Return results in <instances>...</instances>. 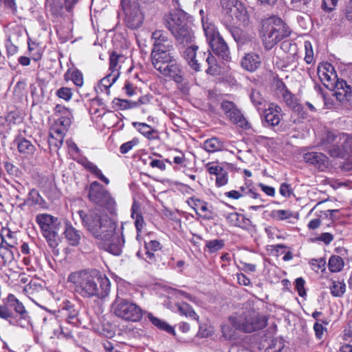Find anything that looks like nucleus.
Returning a JSON list of instances; mask_svg holds the SVG:
<instances>
[{"instance_id": "obj_6", "label": "nucleus", "mask_w": 352, "mask_h": 352, "mask_svg": "<svg viewBox=\"0 0 352 352\" xmlns=\"http://www.w3.org/2000/svg\"><path fill=\"white\" fill-rule=\"evenodd\" d=\"M221 23L246 25L249 21L248 11L244 4L239 0H221Z\"/></svg>"}, {"instance_id": "obj_13", "label": "nucleus", "mask_w": 352, "mask_h": 352, "mask_svg": "<svg viewBox=\"0 0 352 352\" xmlns=\"http://www.w3.org/2000/svg\"><path fill=\"white\" fill-rule=\"evenodd\" d=\"M198 49L197 45H192L184 52V58L188 65L196 72L201 71V66L206 58V52L198 51Z\"/></svg>"}, {"instance_id": "obj_20", "label": "nucleus", "mask_w": 352, "mask_h": 352, "mask_svg": "<svg viewBox=\"0 0 352 352\" xmlns=\"http://www.w3.org/2000/svg\"><path fill=\"white\" fill-rule=\"evenodd\" d=\"M306 163L314 165L321 171L327 169L330 165L329 158L322 153L308 152L303 155Z\"/></svg>"}, {"instance_id": "obj_42", "label": "nucleus", "mask_w": 352, "mask_h": 352, "mask_svg": "<svg viewBox=\"0 0 352 352\" xmlns=\"http://www.w3.org/2000/svg\"><path fill=\"white\" fill-rule=\"evenodd\" d=\"M344 263L340 256L338 255H333L330 257L328 263L329 269L331 272H339L343 267Z\"/></svg>"}, {"instance_id": "obj_4", "label": "nucleus", "mask_w": 352, "mask_h": 352, "mask_svg": "<svg viewBox=\"0 0 352 352\" xmlns=\"http://www.w3.org/2000/svg\"><path fill=\"white\" fill-rule=\"evenodd\" d=\"M0 318L8 321L11 325L22 328L27 327L30 320L23 304L12 294H8L0 305Z\"/></svg>"}, {"instance_id": "obj_34", "label": "nucleus", "mask_w": 352, "mask_h": 352, "mask_svg": "<svg viewBox=\"0 0 352 352\" xmlns=\"http://www.w3.org/2000/svg\"><path fill=\"white\" fill-rule=\"evenodd\" d=\"M204 62L208 65V68L206 69L207 74L217 76L220 74V67L217 64V59L210 52H206Z\"/></svg>"}, {"instance_id": "obj_26", "label": "nucleus", "mask_w": 352, "mask_h": 352, "mask_svg": "<svg viewBox=\"0 0 352 352\" xmlns=\"http://www.w3.org/2000/svg\"><path fill=\"white\" fill-rule=\"evenodd\" d=\"M226 219L231 226L239 227L243 230H249L252 226V221L250 219L238 212L229 213Z\"/></svg>"}, {"instance_id": "obj_10", "label": "nucleus", "mask_w": 352, "mask_h": 352, "mask_svg": "<svg viewBox=\"0 0 352 352\" xmlns=\"http://www.w3.org/2000/svg\"><path fill=\"white\" fill-rule=\"evenodd\" d=\"M36 222L49 245L52 248H56L58 245V232L60 226L58 219L48 214H39L36 217Z\"/></svg>"}, {"instance_id": "obj_59", "label": "nucleus", "mask_w": 352, "mask_h": 352, "mask_svg": "<svg viewBox=\"0 0 352 352\" xmlns=\"http://www.w3.org/2000/svg\"><path fill=\"white\" fill-rule=\"evenodd\" d=\"M205 202L206 201L195 197H190L187 201L188 204L195 210L197 214H199L197 210H200L201 206H202L201 204H204Z\"/></svg>"}, {"instance_id": "obj_45", "label": "nucleus", "mask_w": 352, "mask_h": 352, "mask_svg": "<svg viewBox=\"0 0 352 352\" xmlns=\"http://www.w3.org/2000/svg\"><path fill=\"white\" fill-rule=\"evenodd\" d=\"M65 135L62 134H58L54 131H50V138L48 140L49 146L51 148L52 146L58 149L63 145Z\"/></svg>"}, {"instance_id": "obj_58", "label": "nucleus", "mask_w": 352, "mask_h": 352, "mask_svg": "<svg viewBox=\"0 0 352 352\" xmlns=\"http://www.w3.org/2000/svg\"><path fill=\"white\" fill-rule=\"evenodd\" d=\"M228 182V172L224 169L216 177V185L219 187H221L227 184Z\"/></svg>"}, {"instance_id": "obj_46", "label": "nucleus", "mask_w": 352, "mask_h": 352, "mask_svg": "<svg viewBox=\"0 0 352 352\" xmlns=\"http://www.w3.org/2000/svg\"><path fill=\"white\" fill-rule=\"evenodd\" d=\"M271 217L276 221H284L292 217L293 213L289 210H274L272 211Z\"/></svg>"}, {"instance_id": "obj_57", "label": "nucleus", "mask_w": 352, "mask_h": 352, "mask_svg": "<svg viewBox=\"0 0 352 352\" xmlns=\"http://www.w3.org/2000/svg\"><path fill=\"white\" fill-rule=\"evenodd\" d=\"M279 192L285 197H289L294 195V191L291 185L287 183H283L280 184Z\"/></svg>"}, {"instance_id": "obj_19", "label": "nucleus", "mask_w": 352, "mask_h": 352, "mask_svg": "<svg viewBox=\"0 0 352 352\" xmlns=\"http://www.w3.org/2000/svg\"><path fill=\"white\" fill-rule=\"evenodd\" d=\"M153 49L157 50H173L172 40L164 30H157L152 34Z\"/></svg>"}, {"instance_id": "obj_8", "label": "nucleus", "mask_w": 352, "mask_h": 352, "mask_svg": "<svg viewBox=\"0 0 352 352\" xmlns=\"http://www.w3.org/2000/svg\"><path fill=\"white\" fill-rule=\"evenodd\" d=\"M112 312L118 318L129 322H139L144 311L135 302L117 297L111 306Z\"/></svg>"}, {"instance_id": "obj_38", "label": "nucleus", "mask_w": 352, "mask_h": 352, "mask_svg": "<svg viewBox=\"0 0 352 352\" xmlns=\"http://www.w3.org/2000/svg\"><path fill=\"white\" fill-rule=\"evenodd\" d=\"M203 147L207 152L214 153L223 150L224 144L217 138H212L204 142Z\"/></svg>"}, {"instance_id": "obj_15", "label": "nucleus", "mask_w": 352, "mask_h": 352, "mask_svg": "<svg viewBox=\"0 0 352 352\" xmlns=\"http://www.w3.org/2000/svg\"><path fill=\"white\" fill-rule=\"evenodd\" d=\"M340 139L339 144L329 151V155L341 158L352 157V137L342 133Z\"/></svg>"}, {"instance_id": "obj_28", "label": "nucleus", "mask_w": 352, "mask_h": 352, "mask_svg": "<svg viewBox=\"0 0 352 352\" xmlns=\"http://www.w3.org/2000/svg\"><path fill=\"white\" fill-rule=\"evenodd\" d=\"M0 241L2 245V248L7 249L8 248H14L17 244V239L16 237V233L11 231L9 228H3L0 233Z\"/></svg>"}, {"instance_id": "obj_14", "label": "nucleus", "mask_w": 352, "mask_h": 352, "mask_svg": "<svg viewBox=\"0 0 352 352\" xmlns=\"http://www.w3.org/2000/svg\"><path fill=\"white\" fill-rule=\"evenodd\" d=\"M189 22L188 15L182 10H172L164 16V25L170 32Z\"/></svg>"}, {"instance_id": "obj_25", "label": "nucleus", "mask_w": 352, "mask_h": 352, "mask_svg": "<svg viewBox=\"0 0 352 352\" xmlns=\"http://www.w3.org/2000/svg\"><path fill=\"white\" fill-rule=\"evenodd\" d=\"M119 76L120 72H110L99 81L98 85L95 87L96 91L98 94H104L109 96L110 95V87L115 83Z\"/></svg>"}, {"instance_id": "obj_48", "label": "nucleus", "mask_w": 352, "mask_h": 352, "mask_svg": "<svg viewBox=\"0 0 352 352\" xmlns=\"http://www.w3.org/2000/svg\"><path fill=\"white\" fill-rule=\"evenodd\" d=\"M225 243L223 240L222 239H214L208 241L206 242V248L208 249L210 253H214L221 249H222L224 246Z\"/></svg>"}, {"instance_id": "obj_54", "label": "nucleus", "mask_w": 352, "mask_h": 352, "mask_svg": "<svg viewBox=\"0 0 352 352\" xmlns=\"http://www.w3.org/2000/svg\"><path fill=\"white\" fill-rule=\"evenodd\" d=\"M305 60L307 64H311L314 60V52L311 44L309 41L305 42Z\"/></svg>"}, {"instance_id": "obj_62", "label": "nucleus", "mask_w": 352, "mask_h": 352, "mask_svg": "<svg viewBox=\"0 0 352 352\" xmlns=\"http://www.w3.org/2000/svg\"><path fill=\"white\" fill-rule=\"evenodd\" d=\"M4 167L7 173L13 176H18L19 173V169L18 167L14 166L13 164L6 162L4 163Z\"/></svg>"}, {"instance_id": "obj_12", "label": "nucleus", "mask_w": 352, "mask_h": 352, "mask_svg": "<svg viewBox=\"0 0 352 352\" xmlns=\"http://www.w3.org/2000/svg\"><path fill=\"white\" fill-rule=\"evenodd\" d=\"M221 107L226 116L229 118L230 121L233 123L244 129H249L251 127L250 122L243 116L234 102L224 100L221 102Z\"/></svg>"}, {"instance_id": "obj_2", "label": "nucleus", "mask_w": 352, "mask_h": 352, "mask_svg": "<svg viewBox=\"0 0 352 352\" xmlns=\"http://www.w3.org/2000/svg\"><path fill=\"white\" fill-rule=\"evenodd\" d=\"M82 226L96 239L109 241L116 229V223L100 208H93L78 212Z\"/></svg>"}, {"instance_id": "obj_56", "label": "nucleus", "mask_w": 352, "mask_h": 352, "mask_svg": "<svg viewBox=\"0 0 352 352\" xmlns=\"http://www.w3.org/2000/svg\"><path fill=\"white\" fill-rule=\"evenodd\" d=\"M305 280L301 277L296 278L295 280V288L298 292V295L301 297H303L304 296L306 295V291L305 289Z\"/></svg>"}, {"instance_id": "obj_39", "label": "nucleus", "mask_w": 352, "mask_h": 352, "mask_svg": "<svg viewBox=\"0 0 352 352\" xmlns=\"http://www.w3.org/2000/svg\"><path fill=\"white\" fill-rule=\"evenodd\" d=\"M84 167L105 184L108 185L109 184V179L102 174L101 170L99 169L93 162L89 161L85 162L84 164Z\"/></svg>"}, {"instance_id": "obj_63", "label": "nucleus", "mask_w": 352, "mask_h": 352, "mask_svg": "<svg viewBox=\"0 0 352 352\" xmlns=\"http://www.w3.org/2000/svg\"><path fill=\"white\" fill-rule=\"evenodd\" d=\"M144 246L146 250H151L153 252H156L162 248L160 243L156 240H151L148 243H145Z\"/></svg>"}, {"instance_id": "obj_44", "label": "nucleus", "mask_w": 352, "mask_h": 352, "mask_svg": "<svg viewBox=\"0 0 352 352\" xmlns=\"http://www.w3.org/2000/svg\"><path fill=\"white\" fill-rule=\"evenodd\" d=\"M331 294L334 297H342L346 291V285L344 282L332 281L329 287Z\"/></svg>"}, {"instance_id": "obj_3", "label": "nucleus", "mask_w": 352, "mask_h": 352, "mask_svg": "<svg viewBox=\"0 0 352 352\" xmlns=\"http://www.w3.org/2000/svg\"><path fill=\"white\" fill-rule=\"evenodd\" d=\"M289 28L279 17L272 16L262 20L260 37L265 50L272 49L278 43L290 34Z\"/></svg>"}, {"instance_id": "obj_36", "label": "nucleus", "mask_w": 352, "mask_h": 352, "mask_svg": "<svg viewBox=\"0 0 352 352\" xmlns=\"http://www.w3.org/2000/svg\"><path fill=\"white\" fill-rule=\"evenodd\" d=\"M19 152L25 155H32L36 151V147L30 141L24 138H19L16 140Z\"/></svg>"}, {"instance_id": "obj_9", "label": "nucleus", "mask_w": 352, "mask_h": 352, "mask_svg": "<svg viewBox=\"0 0 352 352\" xmlns=\"http://www.w3.org/2000/svg\"><path fill=\"white\" fill-rule=\"evenodd\" d=\"M89 200L93 204L105 208L111 214L116 211V202L110 192L98 182L94 181L87 187Z\"/></svg>"}, {"instance_id": "obj_52", "label": "nucleus", "mask_w": 352, "mask_h": 352, "mask_svg": "<svg viewBox=\"0 0 352 352\" xmlns=\"http://www.w3.org/2000/svg\"><path fill=\"white\" fill-rule=\"evenodd\" d=\"M42 199L41 197L38 192L35 189H32L28 193V198L27 200H25L20 206H23L25 205L28 201H31L32 204H39L41 203V200Z\"/></svg>"}, {"instance_id": "obj_60", "label": "nucleus", "mask_w": 352, "mask_h": 352, "mask_svg": "<svg viewBox=\"0 0 352 352\" xmlns=\"http://www.w3.org/2000/svg\"><path fill=\"white\" fill-rule=\"evenodd\" d=\"M148 160L149 162V166L152 168H158L160 170H164L166 169V164L165 162L163 160H157V159H153L152 157H149Z\"/></svg>"}, {"instance_id": "obj_17", "label": "nucleus", "mask_w": 352, "mask_h": 352, "mask_svg": "<svg viewBox=\"0 0 352 352\" xmlns=\"http://www.w3.org/2000/svg\"><path fill=\"white\" fill-rule=\"evenodd\" d=\"M342 133L337 131L325 129L321 135L318 145L329 154V151L339 144Z\"/></svg>"}, {"instance_id": "obj_61", "label": "nucleus", "mask_w": 352, "mask_h": 352, "mask_svg": "<svg viewBox=\"0 0 352 352\" xmlns=\"http://www.w3.org/2000/svg\"><path fill=\"white\" fill-rule=\"evenodd\" d=\"M138 144V140L133 139L131 141H129L122 144L120 147V151L122 154H125L131 151L133 147Z\"/></svg>"}, {"instance_id": "obj_27", "label": "nucleus", "mask_w": 352, "mask_h": 352, "mask_svg": "<svg viewBox=\"0 0 352 352\" xmlns=\"http://www.w3.org/2000/svg\"><path fill=\"white\" fill-rule=\"evenodd\" d=\"M261 63V58L258 54L248 53L241 59V65L245 70L253 72L260 67Z\"/></svg>"}, {"instance_id": "obj_11", "label": "nucleus", "mask_w": 352, "mask_h": 352, "mask_svg": "<svg viewBox=\"0 0 352 352\" xmlns=\"http://www.w3.org/2000/svg\"><path fill=\"white\" fill-rule=\"evenodd\" d=\"M121 5L124 13V23L131 30H137L142 27L144 22V14L140 6L135 0H121Z\"/></svg>"}, {"instance_id": "obj_50", "label": "nucleus", "mask_w": 352, "mask_h": 352, "mask_svg": "<svg viewBox=\"0 0 352 352\" xmlns=\"http://www.w3.org/2000/svg\"><path fill=\"white\" fill-rule=\"evenodd\" d=\"M122 55L118 54L116 52H113L111 54L109 57V70L111 73H113L114 72H120L119 68H118L119 59L122 58Z\"/></svg>"}, {"instance_id": "obj_29", "label": "nucleus", "mask_w": 352, "mask_h": 352, "mask_svg": "<svg viewBox=\"0 0 352 352\" xmlns=\"http://www.w3.org/2000/svg\"><path fill=\"white\" fill-rule=\"evenodd\" d=\"M71 123L70 115L61 116L54 122L51 130L55 131V133H57L58 134L59 133L65 135Z\"/></svg>"}, {"instance_id": "obj_37", "label": "nucleus", "mask_w": 352, "mask_h": 352, "mask_svg": "<svg viewBox=\"0 0 352 352\" xmlns=\"http://www.w3.org/2000/svg\"><path fill=\"white\" fill-rule=\"evenodd\" d=\"M238 191L241 194V197L248 196L256 200L257 204L264 202V199L261 197V195L258 193L254 187H250L247 185H243L238 189Z\"/></svg>"}, {"instance_id": "obj_23", "label": "nucleus", "mask_w": 352, "mask_h": 352, "mask_svg": "<svg viewBox=\"0 0 352 352\" xmlns=\"http://www.w3.org/2000/svg\"><path fill=\"white\" fill-rule=\"evenodd\" d=\"M60 307V312L68 323L74 326L80 324V322L78 318L79 310L77 307L69 300L63 301Z\"/></svg>"}, {"instance_id": "obj_49", "label": "nucleus", "mask_w": 352, "mask_h": 352, "mask_svg": "<svg viewBox=\"0 0 352 352\" xmlns=\"http://www.w3.org/2000/svg\"><path fill=\"white\" fill-rule=\"evenodd\" d=\"M281 50L289 54L293 58L297 54V46L295 43H292L290 41H285L281 43L280 45Z\"/></svg>"}, {"instance_id": "obj_55", "label": "nucleus", "mask_w": 352, "mask_h": 352, "mask_svg": "<svg viewBox=\"0 0 352 352\" xmlns=\"http://www.w3.org/2000/svg\"><path fill=\"white\" fill-rule=\"evenodd\" d=\"M72 80L78 87H81L83 85V76L81 72L75 69L71 74Z\"/></svg>"}, {"instance_id": "obj_51", "label": "nucleus", "mask_w": 352, "mask_h": 352, "mask_svg": "<svg viewBox=\"0 0 352 352\" xmlns=\"http://www.w3.org/2000/svg\"><path fill=\"white\" fill-rule=\"evenodd\" d=\"M284 349V343L282 340L276 338L272 340L270 346L265 349V352H281Z\"/></svg>"}, {"instance_id": "obj_64", "label": "nucleus", "mask_w": 352, "mask_h": 352, "mask_svg": "<svg viewBox=\"0 0 352 352\" xmlns=\"http://www.w3.org/2000/svg\"><path fill=\"white\" fill-rule=\"evenodd\" d=\"M200 210L204 213L202 216L203 219L207 220H211L213 219L212 212L208 208V204L207 202L204 204H201Z\"/></svg>"}, {"instance_id": "obj_47", "label": "nucleus", "mask_w": 352, "mask_h": 352, "mask_svg": "<svg viewBox=\"0 0 352 352\" xmlns=\"http://www.w3.org/2000/svg\"><path fill=\"white\" fill-rule=\"evenodd\" d=\"M179 313L190 318L198 320V316L188 303H182L178 308Z\"/></svg>"}, {"instance_id": "obj_53", "label": "nucleus", "mask_w": 352, "mask_h": 352, "mask_svg": "<svg viewBox=\"0 0 352 352\" xmlns=\"http://www.w3.org/2000/svg\"><path fill=\"white\" fill-rule=\"evenodd\" d=\"M56 96L66 101H69L72 97V89L68 87H61L56 91Z\"/></svg>"}, {"instance_id": "obj_22", "label": "nucleus", "mask_w": 352, "mask_h": 352, "mask_svg": "<svg viewBox=\"0 0 352 352\" xmlns=\"http://www.w3.org/2000/svg\"><path fill=\"white\" fill-rule=\"evenodd\" d=\"M173 50H152L151 51V61L152 65L156 70L160 69L165 65L170 63L174 59L173 54Z\"/></svg>"}, {"instance_id": "obj_7", "label": "nucleus", "mask_w": 352, "mask_h": 352, "mask_svg": "<svg viewBox=\"0 0 352 352\" xmlns=\"http://www.w3.org/2000/svg\"><path fill=\"white\" fill-rule=\"evenodd\" d=\"M205 36L214 54L224 60L231 59L229 47L220 35L215 25L208 21H202Z\"/></svg>"}, {"instance_id": "obj_31", "label": "nucleus", "mask_w": 352, "mask_h": 352, "mask_svg": "<svg viewBox=\"0 0 352 352\" xmlns=\"http://www.w3.org/2000/svg\"><path fill=\"white\" fill-rule=\"evenodd\" d=\"M140 209L139 205L134 201L131 207V217L135 219V226L137 230V239L140 236V233L143 230L145 222L141 212H138Z\"/></svg>"}, {"instance_id": "obj_43", "label": "nucleus", "mask_w": 352, "mask_h": 352, "mask_svg": "<svg viewBox=\"0 0 352 352\" xmlns=\"http://www.w3.org/2000/svg\"><path fill=\"white\" fill-rule=\"evenodd\" d=\"M112 238L111 239V240L108 243V248H107V250L111 252V254H114V255H119L120 254L121 252H122V248L124 245V237H123V235H122V239H120V238H118L116 239V242H112Z\"/></svg>"}, {"instance_id": "obj_1", "label": "nucleus", "mask_w": 352, "mask_h": 352, "mask_svg": "<svg viewBox=\"0 0 352 352\" xmlns=\"http://www.w3.org/2000/svg\"><path fill=\"white\" fill-rule=\"evenodd\" d=\"M68 281L74 285L75 291L83 298H104L111 289L109 279L96 270L72 272L68 276Z\"/></svg>"}, {"instance_id": "obj_33", "label": "nucleus", "mask_w": 352, "mask_h": 352, "mask_svg": "<svg viewBox=\"0 0 352 352\" xmlns=\"http://www.w3.org/2000/svg\"><path fill=\"white\" fill-rule=\"evenodd\" d=\"M133 126L144 137L148 140H155L158 138L157 131L147 124L134 122Z\"/></svg>"}, {"instance_id": "obj_30", "label": "nucleus", "mask_w": 352, "mask_h": 352, "mask_svg": "<svg viewBox=\"0 0 352 352\" xmlns=\"http://www.w3.org/2000/svg\"><path fill=\"white\" fill-rule=\"evenodd\" d=\"M230 33L234 41L239 44H244L247 41L246 34L239 27V23L223 24Z\"/></svg>"}, {"instance_id": "obj_18", "label": "nucleus", "mask_w": 352, "mask_h": 352, "mask_svg": "<svg viewBox=\"0 0 352 352\" xmlns=\"http://www.w3.org/2000/svg\"><path fill=\"white\" fill-rule=\"evenodd\" d=\"M158 72L164 76L171 78L177 84L184 81V72L175 58L170 61V63L162 67Z\"/></svg>"}, {"instance_id": "obj_24", "label": "nucleus", "mask_w": 352, "mask_h": 352, "mask_svg": "<svg viewBox=\"0 0 352 352\" xmlns=\"http://www.w3.org/2000/svg\"><path fill=\"white\" fill-rule=\"evenodd\" d=\"M281 108L274 104H270L269 107L263 112V125L265 126H276L280 122Z\"/></svg>"}, {"instance_id": "obj_40", "label": "nucleus", "mask_w": 352, "mask_h": 352, "mask_svg": "<svg viewBox=\"0 0 352 352\" xmlns=\"http://www.w3.org/2000/svg\"><path fill=\"white\" fill-rule=\"evenodd\" d=\"M112 104L113 108L118 110H127L137 107L138 102H133V101L124 99L115 98L112 102Z\"/></svg>"}, {"instance_id": "obj_41", "label": "nucleus", "mask_w": 352, "mask_h": 352, "mask_svg": "<svg viewBox=\"0 0 352 352\" xmlns=\"http://www.w3.org/2000/svg\"><path fill=\"white\" fill-rule=\"evenodd\" d=\"M250 97L252 104L258 111L265 107L266 100L259 91L252 89Z\"/></svg>"}, {"instance_id": "obj_32", "label": "nucleus", "mask_w": 352, "mask_h": 352, "mask_svg": "<svg viewBox=\"0 0 352 352\" xmlns=\"http://www.w3.org/2000/svg\"><path fill=\"white\" fill-rule=\"evenodd\" d=\"M147 318L153 326L161 331H164L168 333L175 335V331L173 327L168 324L165 320L155 316L151 313L147 314Z\"/></svg>"}, {"instance_id": "obj_21", "label": "nucleus", "mask_w": 352, "mask_h": 352, "mask_svg": "<svg viewBox=\"0 0 352 352\" xmlns=\"http://www.w3.org/2000/svg\"><path fill=\"white\" fill-rule=\"evenodd\" d=\"M191 21L177 29H174L171 34L179 44L188 45L191 43L194 38V32L191 28Z\"/></svg>"}, {"instance_id": "obj_5", "label": "nucleus", "mask_w": 352, "mask_h": 352, "mask_svg": "<svg viewBox=\"0 0 352 352\" xmlns=\"http://www.w3.org/2000/svg\"><path fill=\"white\" fill-rule=\"evenodd\" d=\"M229 320L235 329L246 333L263 329L267 321L265 316L260 315L254 309L243 311L237 316L230 317Z\"/></svg>"}, {"instance_id": "obj_35", "label": "nucleus", "mask_w": 352, "mask_h": 352, "mask_svg": "<svg viewBox=\"0 0 352 352\" xmlns=\"http://www.w3.org/2000/svg\"><path fill=\"white\" fill-rule=\"evenodd\" d=\"M64 234L70 245L73 246L78 245L80 240V232L74 228L70 223H66Z\"/></svg>"}, {"instance_id": "obj_16", "label": "nucleus", "mask_w": 352, "mask_h": 352, "mask_svg": "<svg viewBox=\"0 0 352 352\" xmlns=\"http://www.w3.org/2000/svg\"><path fill=\"white\" fill-rule=\"evenodd\" d=\"M336 98L346 107L352 109V88L346 81L337 80L336 83Z\"/></svg>"}]
</instances>
